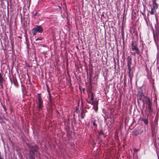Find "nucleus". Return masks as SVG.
Wrapping results in <instances>:
<instances>
[{
	"label": "nucleus",
	"instance_id": "16",
	"mask_svg": "<svg viewBox=\"0 0 159 159\" xmlns=\"http://www.w3.org/2000/svg\"><path fill=\"white\" fill-rule=\"evenodd\" d=\"M154 9L152 8L151 11H150V14L151 15H154V11H153Z\"/></svg>",
	"mask_w": 159,
	"mask_h": 159
},
{
	"label": "nucleus",
	"instance_id": "28",
	"mask_svg": "<svg viewBox=\"0 0 159 159\" xmlns=\"http://www.w3.org/2000/svg\"><path fill=\"white\" fill-rule=\"evenodd\" d=\"M14 84H15L16 85V84H15V83H14Z\"/></svg>",
	"mask_w": 159,
	"mask_h": 159
},
{
	"label": "nucleus",
	"instance_id": "10",
	"mask_svg": "<svg viewBox=\"0 0 159 159\" xmlns=\"http://www.w3.org/2000/svg\"><path fill=\"white\" fill-rule=\"evenodd\" d=\"M131 48L132 50H135L138 49V47L137 46L136 44H135L133 42H132L131 44Z\"/></svg>",
	"mask_w": 159,
	"mask_h": 159
},
{
	"label": "nucleus",
	"instance_id": "24",
	"mask_svg": "<svg viewBox=\"0 0 159 159\" xmlns=\"http://www.w3.org/2000/svg\"><path fill=\"white\" fill-rule=\"evenodd\" d=\"M37 14V13H35L34 14V16H36Z\"/></svg>",
	"mask_w": 159,
	"mask_h": 159
},
{
	"label": "nucleus",
	"instance_id": "5",
	"mask_svg": "<svg viewBox=\"0 0 159 159\" xmlns=\"http://www.w3.org/2000/svg\"><path fill=\"white\" fill-rule=\"evenodd\" d=\"M147 104L148 106L147 107V108L148 109L147 111L149 112V114H151L153 111L152 109V102H149V103Z\"/></svg>",
	"mask_w": 159,
	"mask_h": 159
},
{
	"label": "nucleus",
	"instance_id": "26",
	"mask_svg": "<svg viewBox=\"0 0 159 159\" xmlns=\"http://www.w3.org/2000/svg\"><path fill=\"white\" fill-rule=\"evenodd\" d=\"M1 119V117L0 116V119Z\"/></svg>",
	"mask_w": 159,
	"mask_h": 159
},
{
	"label": "nucleus",
	"instance_id": "18",
	"mask_svg": "<svg viewBox=\"0 0 159 159\" xmlns=\"http://www.w3.org/2000/svg\"><path fill=\"white\" fill-rule=\"evenodd\" d=\"M80 117L81 119H84V116L83 115V111H82L81 112Z\"/></svg>",
	"mask_w": 159,
	"mask_h": 159
},
{
	"label": "nucleus",
	"instance_id": "23",
	"mask_svg": "<svg viewBox=\"0 0 159 159\" xmlns=\"http://www.w3.org/2000/svg\"><path fill=\"white\" fill-rule=\"evenodd\" d=\"M87 102L88 103H89V104H92V103H91L90 102V101H88V100H87Z\"/></svg>",
	"mask_w": 159,
	"mask_h": 159
},
{
	"label": "nucleus",
	"instance_id": "15",
	"mask_svg": "<svg viewBox=\"0 0 159 159\" xmlns=\"http://www.w3.org/2000/svg\"><path fill=\"white\" fill-rule=\"evenodd\" d=\"M136 51L135 52H134V53L132 54L134 55H135L136 54H139V49H137V50H135Z\"/></svg>",
	"mask_w": 159,
	"mask_h": 159
},
{
	"label": "nucleus",
	"instance_id": "7",
	"mask_svg": "<svg viewBox=\"0 0 159 159\" xmlns=\"http://www.w3.org/2000/svg\"><path fill=\"white\" fill-rule=\"evenodd\" d=\"M138 95L139 97V99L140 100H142L145 96L142 91H139Z\"/></svg>",
	"mask_w": 159,
	"mask_h": 159
},
{
	"label": "nucleus",
	"instance_id": "11",
	"mask_svg": "<svg viewBox=\"0 0 159 159\" xmlns=\"http://www.w3.org/2000/svg\"><path fill=\"white\" fill-rule=\"evenodd\" d=\"M128 75L130 79H131L133 77V74L132 72H131V69H128Z\"/></svg>",
	"mask_w": 159,
	"mask_h": 159
},
{
	"label": "nucleus",
	"instance_id": "8",
	"mask_svg": "<svg viewBox=\"0 0 159 159\" xmlns=\"http://www.w3.org/2000/svg\"><path fill=\"white\" fill-rule=\"evenodd\" d=\"M142 101L144 103L147 104L149 102H152L150 101V99L148 97L146 96H145Z\"/></svg>",
	"mask_w": 159,
	"mask_h": 159
},
{
	"label": "nucleus",
	"instance_id": "21",
	"mask_svg": "<svg viewBox=\"0 0 159 159\" xmlns=\"http://www.w3.org/2000/svg\"><path fill=\"white\" fill-rule=\"evenodd\" d=\"M155 16H156V22L158 23V18H157V17L156 16V15H155Z\"/></svg>",
	"mask_w": 159,
	"mask_h": 159
},
{
	"label": "nucleus",
	"instance_id": "25",
	"mask_svg": "<svg viewBox=\"0 0 159 159\" xmlns=\"http://www.w3.org/2000/svg\"><path fill=\"white\" fill-rule=\"evenodd\" d=\"M2 158L1 157H0V159H1Z\"/></svg>",
	"mask_w": 159,
	"mask_h": 159
},
{
	"label": "nucleus",
	"instance_id": "1",
	"mask_svg": "<svg viewBox=\"0 0 159 159\" xmlns=\"http://www.w3.org/2000/svg\"><path fill=\"white\" fill-rule=\"evenodd\" d=\"M34 35H35L37 32L41 33L43 31V28L41 26L36 25L32 30Z\"/></svg>",
	"mask_w": 159,
	"mask_h": 159
},
{
	"label": "nucleus",
	"instance_id": "9",
	"mask_svg": "<svg viewBox=\"0 0 159 159\" xmlns=\"http://www.w3.org/2000/svg\"><path fill=\"white\" fill-rule=\"evenodd\" d=\"M158 7V4L157 3L156 0H154L153 2V8H152L156 10L157 9Z\"/></svg>",
	"mask_w": 159,
	"mask_h": 159
},
{
	"label": "nucleus",
	"instance_id": "2",
	"mask_svg": "<svg viewBox=\"0 0 159 159\" xmlns=\"http://www.w3.org/2000/svg\"><path fill=\"white\" fill-rule=\"evenodd\" d=\"M38 105L37 106L38 108L39 109H40L42 108L43 107V101L42 100L41 98V96L40 94H38Z\"/></svg>",
	"mask_w": 159,
	"mask_h": 159
},
{
	"label": "nucleus",
	"instance_id": "13",
	"mask_svg": "<svg viewBox=\"0 0 159 159\" xmlns=\"http://www.w3.org/2000/svg\"><path fill=\"white\" fill-rule=\"evenodd\" d=\"M29 157L30 159H35L34 154L33 153H30L29 152Z\"/></svg>",
	"mask_w": 159,
	"mask_h": 159
},
{
	"label": "nucleus",
	"instance_id": "27",
	"mask_svg": "<svg viewBox=\"0 0 159 159\" xmlns=\"http://www.w3.org/2000/svg\"><path fill=\"white\" fill-rule=\"evenodd\" d=\"M146 23H147V24H148V23H147V21H146Z\"/></svg>",
	"mask_w": 159,
	"mask_h": 159
},
{
	"label": "nucleus",
	"instance_id": "19",
	"mask_svg": "<svg viewBox=\"0 0 159 159\" xmlns=\"http://www.w3.org/2000/svg\"><path fill=\"white\" fill-rule=\"evenodd\" d=\"M42 39V38H37L36 39H35V40L37 41H38V40H41Z\"/></svg>",
	"mask_w": 159,
	"mask_h": 159
},
{
	"label": "nucleus",
	"instance_id": "12",
	"mask_svg": "<svg viewBox=\"0 0 159 159\" xmlns=\"http://www.w3.org/2000/svg\"><path fill=\"white\" fill-rule=\"evenodd\" d=\"M88 97L89 98H90V100L93 101L94 99V97L93 93L90 92L88 93Z\"/></svg>",
	"mask_w": 159,
	"mask_h": 159
},
{
	"label": "nucleus",
	"instance_id": "6",
	"mask_svg": "<svg viewBox=\"0 0 159 159\" xmlns=\"http://www.w3.org/2000/svg\"><path fill=\"white\" fill-rule=\"evenodd\" d=\"M98 102L97 101H93L92 102V105L93 106V108L96 112H97L98 110Z\"/></svg>",
	"mask_w": 159,
	"mask_h": 159
},
{
	"label": "nucleus",
	"instance_id": "20",
	"mask_svg": "<svg viewBox=\"0 0 159 159\" xmlns=\"http://www.w3.org/2000/svg\"><path fill=\"white\" fill-rule=\"evenodd\" d=\"M93 125L94 126H95V127H96L97 126V125L96 124L95 121L93 122Z\"/></svg>",
	"mask_w": 159,
	"mask_h": 159
},
{
	"label": "nucleus",
	"instance_id": "22",
	"mask_svg": "<svg viewBox=\"0 0 159 159\" xmlns=\"http://www.w3.org/2000/svg\"><path fill=\"white\" fill-rule=\"evenodd\" d=\"M99 134H100V135H101V134H103V132H102V131H101L99 132Z\"/></svg>",
	"mask_w": 159,
	"mask_h": 159
},
{
	"label": "nucleus",
	"instance_id": "17",
	"mask_svg": "<svg viewBox=\"0 0 159 159\" xmlns=\"http://www.w3.org/2000/svg\"><path fill=\"white\" fill-rule=\"evenodd\" d=\"M143 122L145 124L147 125L148 123V119H144L143 120Z\"/></svg>",
	"mask_w": 159,
	"mask_h": 159
},
{
	"label": "nucleus",
	"instance_id": "4",
	"mask_svg": "<svg viewBox=\"0 0 159 159\" xmlns=\"http://www.w3.org/2000/svg\"><path fill=\"white\" fill-rule=\"evenodd\" d=\"M127 65L128 69H131V65L132 63V59L131 57L128 56L127 58Z\"/></svg>",
	"mask_w": 159,
	"mask_h": 159
},
{
	"label": "nucleus",
	"instance_id": "3",
	"mask_svg": "<svg viewBox=\"0 0 159 159\" xmlns=\"http://www.w3.org/2000/svg\"><path fill=\"white\" fill-rule=\"evenodd\" d=\"M29 152L30 153H33L34 154L35 152H37L39 149L38 147L36 145L32 146L30 147Z\"/></svg>",
	"mask_w": 159,
	"mask_h": 159
},
{
	"label": "nucleus",
	"instance_id": "14",
	"mask_svg": "<svg viewBox=\"0 0 159 159\" xmlns=\"http://www.w3.org/2000/svg\"><path fill=\"white\" fill-rule=\"evenodd\" d=\"M4 81V80L2 76L1 73L0 72V83L1 84L3 83Z\"/></svg>",
	"mask_w": 159,
	"mask_h": 159
}]
</instances>
